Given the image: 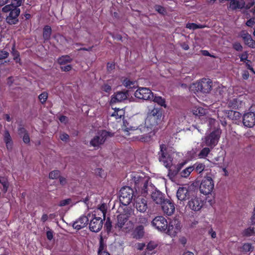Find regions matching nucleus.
<instances>
[{
    "label": "nucleus",
    "instance_id": "nucleus-1",
    "mask_svg": "<svg viewBox=\"0 0 255 255\" xmlns=\"http://www.w3.org/2000/svg\"><path fill=\"white\" fill-rule=\"evenodd\" d=\"M162 111L158 108L149 110L144 124L137 121H124L122 130L125 136L131 134H138L133 137V139L141 142H148L159 129L161 123Z\"/></svg>",
    "mask_w": 255,
    "mask_h": 255
},
{
    "label": "nucleus",
    "instance_id": "nucleus-2",
    "mask_svg": "<svg viewBox=\"0 0 255 255\" xmlns=\"http://www.w3.org/2000/svg\"><path fill=\"white\" fill-rule=\"evenodd\" d=\"M115 228L120 231L127 233L133 229V224L129 221L127 214H120L117 217V223Z\"/></svg>",
    "mask_w": 255,
    "mask_h": 255
},
{
    "label": "nucleus",
    "instance_id": "nucleus-3",
    "mask_svg": "<svg viewBox=\"0 0 255 255\" xmlns=\"http://www.w3.org/2000/svg\"><path fill=\"white\" fill-rule=\"evenodd\" d=\"M2 11L3 12H9L6 18V22L9 24H15L18 22V16L20 12L18 7H16L13 4H8L2 7Z\"/></svg>",
    "mask_w": 255,
    "mask_h": 255
},
{
    "label": "nucleus",
    "instance_id": "nucleus-4",
    "mask_svg": "<svg viewBox=\"0 0 255 255\" xmlns=\"http://www.w3.org/2000/svg\"><path fill=\"white\" fill-rule=\"evenodd\" d=\"M190 88L191 90L197 92L208 93L212 88V82L209 79H202L200 81L193 83Z\"/></svg>",
    "mask_w": 255,
    "mask_h": 255
},
{
    "label": "nucleus",
    "instance_id": "nucleus-5",
    "mask_svg": "<svg viewBox=\"0 0 255 255\" xmlns=\"http://www.w3.org/2000/svg\"><path fill=\"white\" fill-rule=\"evenodd\" d=\"M214 188V182L212 178L209 176H205L202 180L199 190L204 195L211 194Z\"/></svg>",
    "mask_w": 255,
    "mask_h": 255
},
{
    "label": "nucleus",
    "instance_id": "nucleus-6",
    "mask_svg": "<svg viewBox=\"0 0 255 255\" xmlns=\"http://www.w3.org/2000/svg\"><path fill=\"white\" fill-rule=\"evenodd\" d=\"M221 134V130L220 129H217L213 131L209 135L205 136L203 140V143H204V145L208 146L213 148L217 144Z\"/></svg>",
    "mask_w": 255,
    "mask_h": 255
},
{
    "label": "nucleus",
    "instance_id": "nucleus-7",
    "mask_svg": "<svg viewBox=\"0 0 255 255\" xmlns=\"http://www.w3.org/2000/svg\"><path fill=\"white\" fill-rule=\"evenodd\" d=\"M160 150L159 152V160L167 168H170L174 162L171 156L166 153V145L161 144L160 146Z\"/></svg>",
    "mask_w": 255,
    "mask_h": 255
},
{
    "label": "nucleus",
    "instance_id": "nucleus-8",
    "mask_svg": "<svg viewBox=\"0 0 255 255\" xmlns=\"http://www.w3.org/2000/svg\"><path fill=\"white\" fill-rule=\"evenodd\" d=\"M133 196V191L129 187H124L121 189L120 201L123 205H128L131 202Z\"/></svg>",
    "mask_w": 255,
    "mask_h": 255
},
{
    "label": "nucleus",
    "instance_id": "nucleus-9",
    "mask_svg": "<svg viewBox=\"0 0 255 255\" xmlns=\"http://www.w3.org/2000/svg\"><path fill=\"white\" fill-rule=\"evenodd\" d=\"M113 134L106 130H102L98 133L90 141V145L94 147L98 148L103 144L108 137L112 136Z\"/></svg>",
    "mask_w": 255,
    "mask_h": 255
},
{
    "label": "nucleus",
    "instance_id": "nucleus-10",
    "mask_svg": "<svg viewBox=\"0 0 255 255\" xmlns=\"http://www.w3.org/2000/svg\"><path fill=\"white\" fill-rule=\"evenodd\" d=\"M152 226L159 232H165L167 228V221L163 216L155 217L151 222Z\"/></svg>",
    "mask_w": 255,
    "mask_h": 255
},
{
    "label": "nucleus",
    "instance_id": "nucleus-11",
    "mask_svg": "<svg viewBox=\"0 0 255 255\" xmlns=\"http://www.w3.org/2000/svg\"><path fill=\"white\" fill-rule=\"evenodd\" d=\"M181 224L177 219L171 220L169 224H167V228L166 233L171 237H175L181 230Z\"/></svg>",
    "mask_w": 255,
    "mask_h": 255
},
{
    "label": "nucleus",
    "instance_id": "nucleus-12",
    "mask_svg": "<svg viewBox=\"0 0 255 255\" xmlns=\"http://www.w3.org/2000/svg\"><path fill=\"white\" fill-rule=\"evenodd\" d=\"M92 216L93 218L89 223V229L93 232H98L101 230L103 221L105 219L101 217L96 216V214H93Z\"/></svg>",
    "mask_w": 255,
    "mask_h": 255
},
{
    "label": "nucleus",
    "instance_id": "nucleus-13",
    "mask_svg": "<svg viewBox=\"0 0 255 255\" xmlns=\"http://www.w3.org/2000/svg\"><path fill=\"white\" fill-rule=\"evenodd\" d=\"M134 96L139 99L147 100L152 99L153 94L149 89L140 87L135 92Z\"/></svg>",
    "mask_w": 255,
    "mask_h": 255
},
{
    "label": "nucleus",
    "instance_id": "nucleus-14",
    "mask_svg": "<svg viewBox=\"0 0 255 255\" xmlns=\"http://www.w3.org/2000/svg\"><path fill=\"white\" fill-rule=\"evenodd\" d=\"M239 36L241 37L244 43L252 48H255V40H254L252 36L246 30H242L239 34Z\"/></svg>",
    "mask_w": 255,
    "mask_h": 255
},
{
    "label": "nucleus",
    "instance_id": "nucleus-15",
    "mask_svg": "<svg viewBox=\"0 0 255 255\" xmlns=\"http://www.w3.org/2000/svg\"><path fill=\"white\" fill-rule=\"evenodd\" d=\"M189 187L187 185L180 187L176 192V197L177 199L181 201H185L190 197Z\"/></svg>",
    "mask_w": 255,
    "mask_h": 255
},
{
    "label": "nucleus",
    "instance_id": "nucleus-16",
    "mask_svg": "<svg viewBox=\"0 0 255 255\" xmlns=\"http://www.w3.org/2000/svg\"><path fill=\"white\" fill-rule=\"evenodd\" d=\"M244 125L248 128H252L255 125V113L249 112L246 113L243 118Z\"/></svg>",
    "mask_w": 255,
    "mask_h": 255
},
{
    "label": "nucleus",
    "instance_id": "nucleus-17",
    "mask_svg": "<svg viewBox=\"0 0 255 255\" xmlns=\"http://www.w3.org/2000/svg\"><path fill=\"white\" fill-rule=\"evenodd\" d=\"M223 114H224L226 117L229 119L234 121V122L237 124L241 118V114L237 111H228L224 112H220L218 113V117L220 118L222 116Z\"/></svg>",
    "mask_w": 255,
    "mask_h": 255
},
{
    "label": "nucleus",
    "instance_id": "nucleus-18",
    "mask_svg": "<svg viewBox=\"0 0 255 255\" xmlns=\"http://www.w3.org/2000/svg\"><path fill=\"white\" fill-rule=\"evenodd\" d=\"M134 205L137 210L141 213L145 212L147 209V201L143 196H138L135 199Z\"/></svg>",
    "mask_w": 255,
    "mask_h": 255
},
{
    "label": "nucleus",
    "instance_id": "nucleus-19",
    "mask_svg": "<svg viewBox=\"0 0 255 255\" xmlns=\"http://www.w3.org/2000/svg\"><path fill=\"white\" fill-rule=\"evenodd\" d=\"M188 205L191 210L193 211H199L202 207L203 202L200 198L195 197L192 198L189 201Z\"/></svg>",
    "mask_w": 255,
    "mask_h": 255
},
{
    "label": "nucleus",
    "instance_id": "nucleus-20",
    "mask_svg": "<svg viewBox=\"0 0 255 255\" xmlns=\"http://www.w3.org/2000/svg\"><path fill=\"white\" fill-rule=\"evenodd\" d=\"M162 204V209L163 213L167 216L172 215L175 211L173 203L169 200H165Z\"/></svg>",
    "mask_w": 255,
    "mask_h": 255
},
{
    "label": "nucleus",
    "instance_id": "nucleus-21",
    "mask_svg": "<svg viewBox=\"0 0 255 255\" xmlns=\"http://www.w3.org/2000/svg\"><path fill=\"white\" fill-rule=\"evenodd\" d=\"M88 217L85 215H82L73 223V227L79 230L86 227L88 224Z\"/></svg>",
    "mask_w": 255,
    "mask_h": 255
},
{
    "label": "nucleus",
    "instance_id": "nucleus-22",
    "mask_svg": "<svg viewBox=\"0 0 255 255\" xmlns=\"http://www.w3.org/2000/svg\"><path fill=\"white\" fill-rule=\"evenodd\" d=\"M151 196L153 201L157 204H161L165 201L163 195L158 190L153 191Z\"/></svg>",
    "mask_w": 255,
    "mask_h": 255
},
{
    "label": "nucleus",
    "instance_id": "nucleus-23",
    "mask_svg": "<svg viewBox=\"0 0 255 255\" xmlns=\"http://www.w3.org/2000/svg\"><path fill=\"white\" fill-rule=\"evenodd\" d=\"M127 93L126 92H118L114 94L112 97L111 102H120L127 98Z\"/></svg>",
    "mask_w": 255,
    "mask_h": 255
},
{
    "label": "nucleus",
    "instance_id": "nucleus-24",
    "mask_svg": "<svg viewBox=\"0 0 255 255\" xmlns=\"http://www.w3.org/2000/svg\"><path fill=\"white\" fill-rule=\"evenodd\" d=\"M3 140L5 143L7 149L11 150L12 148L13 142L10 133L7 130H5L4 132Z\"/></svg>",
    "mask_w": 255,
    "mask_h": 255
},
{
    "label": "nucleus",
    "instance_id": "nucleus-25",
    "mask_svg": "<svg viewBox=\"0 0 255 255\" xmlns=\"http://www.w3.org/2000/svg\"><path fill=\"white\" fill-rule=\"evenodd\" d=\"M245 6V2L244 1H238L237 0H231L230 3L229 7L233 10L237 8L242 9Z\"/></svg>",
    "mask_w": 255,
    "mask_h": 255
},
{
    "label": "nucleus",
    "instance_id": "nucleus-26",
    "mask_svg": "<svg viewBox=\"0 0 255 255\" xmlns=\"http://www.w3.org/2000/svg\"><path fill=\"white\" fill-rule=\"evenodd\" d=\"M158 244L155 242L151 241L147 245L146 250L144 255H152L155 254V252L153 250L157 247Z\"/></svg>",
    "mask_w": 255,
    "mask_h": 255
},
{
    "label": "nucleus",
    "instance_id": "nucleus-27",
    "mask_svg": "<svg viewBox=\"0 0 255 255\" xmlns=\"http://www.w3.org/2000/svg\"><path fill=\"white\" fill-rule=\"evenodd\" d=\"M106 205L105 204L101 205L95 211L94 214L97 216L101 217L105 219V215L106 213Z\"/></svg>",
    "mask_w": 255,
    "mask_h": 255
},
{
    "label": "nucleus",
    "instance_id": "nucleus-28",
    "mask_svg": "<svg viewBox=\"0 0 255 255\" xmlns=\"http://www.w3.org/2000/svg\"><path fill=\"white\" fill-rule=\"evenodd\" d=\"M134 180L136 184L143 185V188L142 189V194H146L147 193V183L146 181L143 178H139L138 176L137 177H134Z\"/></svg>",
    "mask_w": 255,
    "mask_h": 255
},
{
    "label": "nucleus",
    "instance_id": "nucleus-29",
    "mask_svg": "<svg viewBox=\"0 0 255 255\" xmlns=\"http://www.w3.org/2000/svg\"><path fill=\"white\" fill-rule=\"evenodd\" d=\"M125 115V111L123 109L115 108L111 116L114 117L116 120L121 119Z\"/></svg>",
    "mask_w": 255,
    "mask_h": 255
},
{
    "label": "nucleus",
    "instance_id": "nucleus-30",
    "mask_svg": "<svg viewBox=\"0 0 255 255\" xmlns=\"http://www.w3.org/2000/svg\"><path fill=\"white\" fill-rule=\"evenodd\" d=\"M52 29L50 26L46 25L44 27L43 30V38L44 42L49 40L51 38Z\"/></svg>",
    "mask_w": 255,
    "mask_h": 255
},
{
    "label": "nucleus",
    "instance_id": "nucleus-31",
    "mask_svg": "<svg viewBox=\"0 0 255 255\" xmlns=\"http://www.w3.org/2000/svg\"><path fill=\"white\" fill-rule=\"evenodd\" d=\"M192 112L196 116L201 117L206 115L207 110L200 107H195L193 108Z\"/></svg>",
    "mask_w": 255,
    "mask_h": 255
},
{
    "label": "nucleus",
    "instance_id": "nucleus-32",
    "mask_svg": "<svg viewBox=\"0 0 255 255\" xmlns=\"http://www.w3.org/2000/svg\"><path fill=\"white\" fill-rule=\"evenodd\" d=\"M144 235V228L141 225L137 226L133 232V237L136 239H140Z\"/></svg>",
    "mask_w": 255,
    "mask_h": 255
},
{
    "label": "nucleus",
    "instance_id": "nucleus-33",
    "mask_svg": "<svg viewBox=\"0 0 255 255\" xmlns=\"http://www.w3.org/2000/svg\"><path fill=\"white\" fill-rule=\"evenodd\" d=\"M227 106L228 108L233 109H236L239 108V107L241 105V103L240 101L238 100L237 99H230L228 102H227Z\"/></svg>",
    "mask_w": 255,
    "mask_h": 255
},
{
    "label": "nucleus",
    "instance_id": "nucleus-34",
    "mask_svg": "<svg viewBox=\"0 0 255 255\" xmlns=\"http://www.w3.org/2000/svg\"><path fill=\"white\" fill-rule=\"evenodd\" d=\"M0 184L2 186V191L4 193H6L9 185L7 179L5 177L0 176Z\"/></svg>",
    "mask_w": 255,
    "mask_h": 255
},
{
    "label": "nucleus",
    "instance_id": "nucleus-35",
    "mask_svg": "<svg viewBox=\"0 0 255 255\" xmlns=\"http://www.w3.org/2000/svg\"><path fill=\"white\" fill-rule=\"evenodd\" d=\"M11 54L13 56V59L17 63H20V54L19 52L15 48V44H14L11 48Z\"/></svg>",
    "mask_w": 255,
    "mask_h": 255
},
{
    "label": "nucleus",
    "instance_id": "nucleus-36",
    "mask_svg": "<svg viewBox=\"0 0 255 255\" xmlns=\"http://www.w3.org/2000/svg\"><path fill=\"white\" fill-rule=\"evenodd\" d=\"M194 170V166H189L182 170L180 172V175L182 177L186 178L188 177L191 173Z\"/></svg>",
    "mask_w": 255,
    "mask_h": 255
},
{
    "label": "nucleus",
    "instance_id": "nucleus-37",
    "mask_svg": "<svg viewBox=\"0 0 255 255\" xmlns=\"http://www.w3.org/2000/svg\"><path fill=\"white\" fill-rule=\"evenodd\" d=\"M152 100L154 102L156 103L159 106L164 108L166 107L165 99L162 98L161 97L153 96V98Z\"/></svg>",
    "mask_w": 255,
    "mask_h": 255
},
{
    "label": "nucleus",
    "instance_id": "nucleus-38",
    "mask_svg": "<svg viewBox=\"0 0 255 255\" xmlns=\"http://www.w3.org/2000/svg\"><path fill=\"white\" fill-rule=\"evenodd\" d=\"M49 177L50 178L54 179H57L60 177V181L61 183H62L63 178L60 177V172L59 170H54L49 173Z\"/></svg>",
    "mask_w": 255,
    "mask_h": 255
},
{
    "label": "nucleus",
    "instance_id": "nucleus-39",
    "mask_svg": "<svg viewBox=\"0 0 255 255\" xmlns=\"http://www.w3.org/2000/svg\"><path fill=\"white\" fill-rule=\"evenodd\" d=\"M210 151L209 147H204L199 153L198 156L199 158H205L209 154Z\"/></svg>",
    "mask_w": 255,
    "mask_h": 255
},
{
    "label": "nucleus",
    "instance_id": "nucleus-40",
    "mask_svg": "<svg viewBox=\"0 0 255 255\" xmlns=\"http://www.w3.org/2000/svg\"><path fill=\"white\" fill-rule=\"evenodd\" d=\"M106 245L104 243L103 239L102 236H101L100 240V245L98 249V255L101 254V253H103L106 252Z\"/></svg>",
    "mask_w": 255,
    "mask_h": 255
},
{
    "label": "nucleus",
    "instance_id": "nucleus-41",
    "mask_svg": "<svg viewBox=\"0 0 255 255\" xmlns=\"http://www.w3.org/2000/svg\"><path fill=\"white\" fill-rule=\"evenodd\" d=\"M255 233V232L254 228L250 227L244 230L243 232V235L245 236L250 237L254 235Z\"/></svg>",
    "mask_w": 255,
    "mask_h": 255
},
{
    "label": "nucleus",
    "instance_id": "nucleus-42",
    "mask_svg": "<svg viewBox=\"0 0 255 255\" xmlns=\"http://www.w3.org/2000/svg\"><path fill=\"white\" fill-rule=\"evenodd\" d=\"M192 166L194 167V169L199 173H201L205 169V165L203 163H196Z\"/></svg>",
    "mask_w": 255,
    "mask_h": 255
},
{
    "label": "nucleus",
    "instance_id": "nucleus-43",
    "mask_svg": "<svg viewBox=\"0 0 255 255\" xmlns=\"http://www.w3.org/2000/svg\"><path fill=\"white\" fill-rule=\"evenodd\" d=\"M123 85L128 88H132L135 86V82L131 81L129 79H126L123 82Z\"/></svg>",
    "mask_w": 255,
    "mask_h": 255
},
{
    "label": "nucleus",
    "instance_id": "nucleus-44",
    "mask_svg": "<svg viewBox=\"0 0 255 255\" xmlns=\"http://www.w3.org/2000/svg\"><path fill=\"white\" fill-rule=\"evenodd\" d=\"M253 250V247L250 243H245L242 247V251L247 253L252 252Z\"/></svg>",
    "mask_w": 255,
    "mask_h": 255
},
{
    "label": "nucleus",
    "instance_id": "nucleus-45",
    "mask_svg": "<svg viewBox=\"0 0 255 255\" xmlns=\"http://www.w3.org/2000/svg\"><path fill=\"white\" fill-rule=\"evenodd\" d=\"M204 27L205 26L202 25H200V24L198 25V24H196L194 23H188L186 25L187 28H188L190 29H193V30H194V29H196L197 28H204Z\"/></svg>",
    "mask_w": 255,
    "mask_h": 255
},
{
    "label": "nucleus",
    "instance_id": "nucleus-46",
    "mask_svg": "<svg viewBox=\"0 0 255 255\" xmlns=\"http://www.w3.org/2000/svg\"><path fill=\"white\" fill-rule=\"evenodd\" d=\"M9 55V52L4 49H0V60L6 59Z\"/></svg>",
    "mask_w": 255,
    "mask_h": 255
},
{
    "label": "nucleus",
    "instance_id": "nucleus-47",
    "mask_svg": "<svg viewBox=\"0 0 255 255\" xmlns=\"http://www.w3.org/2000/svg\"><path fill=\"white\" fill-rule=\"evenodd\" d=\"M48 98V94L46 92H43L38 96V99L42 104H44Z\"/></svg>",
    "mask_w": 255,
    "mask_h": 255
},
{
    "label": "nucleus",
    "instance_id": "nucleus-48",
    "mask_svg": "<svg viewBox=\"0 0 255 255\" xmlns=\"http://www.w3.org/2000/svg\"><path fill=\"white\" fill-rule=\"evenodd\" d=\"M75 203L72 202V200L70 199L65 200V211H66V210H69L70 208Z\"/></svg>",
    "mask_w": 255,
    "mask_h": 255
},
{
    "label": "nucleus",
    "instance_id": "nucleus-49",
    "mask_svg": "<svg viewBox=\"0 0 255 255\" xmlns=\"http://www.w3.org/2000/svg\"><path fill=\"white\" fill-rule=\"evenodd\" d=\"M154 8L160 14H164L165 12L164 8L160 5H156L155 6Z\"/></svg>",
    "mask_w": 255,
    "mask_h": 255
},
{
    "label": "nucleus",
    "instance_id": "nucleus-50",
    "mask_svg": "<svg viewBox=\"0 0 255 255\" xmlns=\"http://www.w3.org/2000/svg\"><path fill=\"white\" fill-rule=\"evenodd\" d=\"M255 3V0H247V4L245 3V7L246 9H249L253 6Z\"/></svg>",
    "mask_w": 255,
    "mask_h": 255
},
{
    "label": "nucleus",
    "instance_id": "nucleus-51",
    "mask_svg": "<svg viewBox=\"0 0 255 255\" xmlns=\"http://www.w3.org/2000/svg\"><path fill=\"white\" fill-rule=\"evenodd\" d=\"M138 223L144 225H146L148 223L147 219L144 217L140 216L138 218Z\"/></svg>",
    "mask_w": 255,
    "mask_h": 255
},
{
    "label": "nucleus",
    "instance_id": "nucleus-52",
    "mask_svg": "<svg viewBox=\"0 0 255 255\" xmlns=\"http://www.w3.org/2000/svg\"><path fill=\"white\" fill-rule=\"evenodd\" d=\"M28 133L25 128L23 127H19L18 128V133L20 137H22L24 134Z\"/></svg>",
    "mask_w": 255,
    "mask_h": 255
},
{
    "label": "nucleus",
    "instance_id": "nucleus-53",
    "mask_svg": "<svg viewBox=\"0 0 255 255\" xmlns=\"http://www.w3.org/2000/svg\"><path fill=\"white\" fill-rule=\"evenodd\" d=\"M255 18H250L246 23V25L250 27H252L255 25Z\"/></svg>",
    "mask_w": 255,
    "mask_h": 255
},
{
    "label": "nucleus",
    "instance_id": "nucleus-54",
    "mask_svg": "<svg viewBox=\"0 0 255 255\" xmlns=\"http://www.w3.org/2000/svg\"><path fill=\"white\" fill-rule=\"evenodd\" d=\"M206 119L207 120V122L208 123L209 126L212 127L214 125L215 123V120L214 119L210 118L209 116H206Z\"/></svg>",
    "mask_w": 255,
    "mask_h": 255
},
{
    "label": "nucleus",
    "instance_id": "nucleus-55",
    "mask_svg": "<svg viewBox=\"0 0 255 255\" xmlns=\"http://www.w3.org/2000/svg\"><path fill=\"white\" fill-rule=\"evenodd\" d=\"M233 47L235 50L239 51H242L243 49L242 45L238 42L234 43L233 45Z\"/></svg>",
    "mask_w": 255,
    "mask_h": 255
},
{
    "label": "nucleus",
    "instance_id": "nucleus-56",
    "mask_svg": "<svg viewBox=\"0 0 255 255\" xmlns=\"http://www.w3.org/2000/svg\"><path fill=\"white\" fill-rule=\"evenodd\" d=\"M58 64L60 65V67L62 71H64L63 67L62 66L64 65V56H62L60 58H59L57 60Z\"/></svg>",
    "mask_w": 255,
    "mask_h": 255
},
{
    "label": "nucleus",
    "instance_id": "nucleus-57",
    "mask_svg": "<svg viewBox=\"0 0 255 255\" xmlns=\"http://www.w3.org/2000/svg\"><path fill=\"white\" fill-rule=\"evenodd\" d=\"M22 4V0H12L10 4H13L16 7H18Z\"/></svg>",
    "mask_w": 255,
    "mask_h": 255
},
{
    "label": "nucleus",
    "instance_id": "nucleus-58",
    "mask_svg": "<svg viewBox=\"0 0 255 255\" xmlns=\"http://www.w3.org/2000/svg\"><path fill=\"white\" fill-rule=\"evenodd\" d=\"M22 136L23 141L25 143H28L30 142V138L28 133L24 134Z\"/></svg>",
    "mask_w": 255,
    "mask_h": 255
},
{
    "label": "nucleus",
    "instance_id": "nucleus-59",
    "mask_svg": "<svg viewBox=\"0 0 255 255\" xmlns=\"http://www.w3.org/2000/svg\"><path fill=\"white\" fill-rule=\"evenodd\" d=\"M240 58L241 59V61H244V62H246L247 61V58H248V53L247 52H245L244 53H243V54H242L240 56Z\"/></svg>",
    "mask_w": 255,
    "mask_h": 255
},
{
    "label": "nucleus",
    "instance_id": "nucleus-60",
    "mask_svg": "<svg viewBox=\"0 0 255 255\" xmlns=\"http://www.w3.org/2000/svg\"><path fill=\"white\" fill-rule=\"evenodd\" d=\"M102 90L104 91H105L106 92H109L111 91V87L108 85V84H105L103 85V86L102 87Z\"/></svg>",
    "mask_w": 255,
    "mask_h": 255
},
{
    "label": "nucleus",
    "instance_id": "nucleus-61",
    "mask_svg": "<svg viewBox=\"0 0 255 255\" xmlns=\"http://www.w3.org/2000/svg\"><path fill=\"white\" fill-rule=\"evenodd\" d=\"M135 247L137 249V250L141 251L145 247V244L144 243H138L136 244Z\"/></svg>",
    "mask_w": 255,
    "mask_h": 255
},
{
    "label": "nucleus",
    "instance_id": "nucleus-62",
    "mask_svg": "<svg viewBox=\"0 0 255 255\" xmlns=\"http://www.w3.org/2000/svg\"><path fill=\"white\" fill-rule=\"evenodd\" d=\"M13 83V79L12 77L10 76L7 78V84L9 86H11L12 85Z\"/></svg>",
    "mask_w": 255,
    "mask_h": 255
},
{
    "label": "nucleus",
    "instance_id": "nucleus-63",
    "mask_svg": "<svg viewBox=\"0 0 255 255\" xmlns=\"http://www.w3.org/2000/svg\"><path fill=\"white\" fill-rule=\"evenodd\" d=\"M46 236L49 240H51L53 238V232L52 231H48L46 232Z\"/></svg>",
    "mask_w": 255,
    "mask_h": 255
},
{
    "label": "nucleus",
    "instance_id": "nucleus-64",
    "mask_svg": "<svg viewBox=\"0 0 255 255\" xmlns=\"http://www.w3.org/2000/svg\"><path fill=\"white\" fill-rule=\"evenodd\" d=\"M209 234L211 235L212 238L215 239L216 238V233L212 229L209 230Z\"/></svg>",
    "mask_w": 255,
    "mask_h": 255
}]
</instances>
